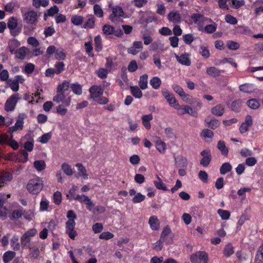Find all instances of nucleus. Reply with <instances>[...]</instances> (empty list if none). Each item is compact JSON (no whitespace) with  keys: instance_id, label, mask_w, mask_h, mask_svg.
Returning <instances> with one entry per match:
<instances>
[{"instance_id":"1","label":"nucleus","mask_w":263,"mask_h":263,"mask_svg":"<svg viewBox=\"0 0 263 263\" xmlns=\"http://www.w3.org/2000/svg\"><path fill=\"white\" fill-rule=\"evenodd\" d=\"M43 187V182L39 177L31 179L27 185L28 192L34 195L38 194L42 190Z\"/></svg>"},{"instance_id":"2","label":"nucleus","mask_w":263,"mask_h":263,"mask_svg":"<svg viewBox=\"0 0 263 263\" xmlns=\"http://www.w3.org/2000/svg\"><path fill=\"white\" fill-rule=\"evenodd\" d=\"M7 26L11 30L10 33L13 36L17 35L21 32V28H17V20L14 17H10L7 22Z\"/></svg>"},{"instance_id":"3","label":"nucleus","mask_w":263,"mask_h":263,"mask_svg":"<svg viewBox=\"0 0 263 263\" xmlns=\"http://www.w3.org/2000/svg\"><path fill=\"white\" fill-rule=\"evenodd\" d=\"M190 259L193 263H200L202 261L204 263H207L208 261V255L204 251H198L193 254L191 256Z\"/></svg>"},{"instance_id":"4","label":"nucleus","mask_w":263,"mask_h":263,"mask_svg":"<svg viewBox=\"0 0 263 263\" xmlns=\"http://www.w3.org/2000/svg\"><path fill=\"white\" fill-rule=\"evenodd\" d=\"M24 22L28 24H34L37 22V15L36 12L29 11L23 14Z\"/></svg>"},{"instance_id":"5","label":"nucleus","mask_w":263,"mask_h":263,"mask_svg":"<svg viewBox=\"0 0 263 263\" xmlns=\"http://www.w3.org/2000/svg\"><path fill=\"white\" fill-rule=\"evenodd\" d=\"M76 222L73 219L68 220L66 222V232L69 237L74 239L77 235V232L74 230Z\"/></svg>"},{"instance_id":"6","label":"nucleus","mask_w":263,"mask_h":263,"mask_svg":"<svg viewBox=\"0 0 263 263\" xmlns=\"http://www.w3.org/2000/svg\"><path fill=\"white\" fill-rule=\"evenodd\" d=\"M19 94L15 93L12 95L6 101L5 105V110L7 111H12L14 109L15 104L19 99Z\"/></svg>"},{"instance_id":"7","label":"nucleus","mask_w":263,"mask_h":263,"mask_svg":"<svg viewBox=\"0 0 263 263\" xmlns=\"http://www.w3.org/2000/svg\"><path fill=\"white\" fill-rule=\"evenodd\" d=\"M53 101L58 103L62 102L65 105L69 106L71 102V99L70 97L66 98L64 92L60 91L57 92V95L53 97Z\"/></svg>"},{"instance_id":"8","label":"nucleus","mask_w":263,"mask_h":263,"mask_svg":"<svg viewBox=\"0 0 263 263\" xmlns=\"http://www.w3.org/2000/svg\"><path fill=\"white\" fill-rule=\"evenodd\" d=\"M162 93L170 105L175 108L177 109L179 105L174 97V95L170 93L166 90H162Z\"/></svg>"},{"instance_id":"9","label":"nucleus","mask_w":263,"mask_h":263,"mask_svg":"<svg viewBox=\"0 0 263 263\" xmlns=\"http://www.w3.org/2000/svg\"><path fill=\"white\" fill-rule=\"evenodd\" d=\"M103 91L104 88L101 86L93 85L89 88L91 98H99L103 94Z\"/></svg>"},{"instance_id":"10","label":"nucleus","mask_w":263,"mask_h":263,"mask_svg":"<svg viewBox=\"0 0 263 263\" xmlns=\"http://www.w3.org/2000/svg\"><path fill=\"white\" fill-rule=\"evenodd\" d=\"M253 124L252 119L251 116L247 115L246 117L245 122L242 123L240 126L239 131L240 133L243 134L249 130L250 127Z\"/></svg>"},{"instance_id":"11","label":"nucleus","mask_w":263,"mask_h":263,"mask_svg":"<svg viewBox=\"0 0 263 263\" xmlns=\"http://www.w3.org/2000/svg\"><path fill=\"white\" fill-rule=\"evenodd\" d=\"M173 88L184 101H187L191 97L190 95L186 94L183 89L177 84H174L173 85Z\"/></svg>"},{"instance_id":"12","label":"nucleus","mask_w":263,"mask_h":263,"mask_svg":"<svg viewBox=\"0 0 263 263\" xmlns=\"http://www.w3.org/2000/svg\"><path fill=\"white\" fill-rule=\"evenodd\" d=\"M124 14V12L121 8V7L117 6L112 9V13L111 14L109 18L112 22H115L116 21V17H121L123 16Z\"/></svg>"},{"instance_id":"13","label":"nucleus","mask_w":263,"mask_h":263,"mask_svg":"<svg viewBox=\"0 0 263 263\" xmlns=\"http://www.w3.org/2000/svg\"><path fill=\"white\" fill-rule=\"evenodd\" d=\"M205 122L207 124L208 126L213 129H216L220 124V122L218 120L214 118H211L210 116L206 118Z\"/></svg>"},{"instance_id":"14","label":"nucleus","mask_w":263,"mask_h":263,"mask_svg":"<svg viewBox=\"0 0 263 263\" xmlns=\"http://www.w3.org/2000/svg\"><path fill=\"white\" fill-rule=\"evenodd\" d=\"M12 179V175L8 172H3L0 173V189L3 186V184L7 181H10Z\"/></svg>"},{"instance_id":"15","label":"nucleus","mask_w":263,"mask_h":263,"mask_svg":"<svg viewBox=\"0 0 263 263\" xmlns=\"http://www.w3.org/2000/svg\"><path fill=\"white\" fill-rule=\"evenodd\" d=\"M171 232V229L168 226H166L163 229L161 234L160 238L165 241V243L167 245H169L172 243L173 241L172 239L170 240H167V236L169 234H170Z\"/></svg>"},{"instance_id":"16","label":"nucleus","mask_w":263,"mask_h":263,"mask_svg":"<svg viewBox=\"0 0 263 263\" xmlns=\"http://www.w3.org/2000/svg\"><path fill=\"white\" fill-rule=\"evenodd\" d=\"M148 223L151 228L153 230H158L159 228V220L157 216H153L150 217L148 220Z\"/></svg>"},{"instance_id":"17","label":"nucleus","mask_w":263,"mask_h":263,"mask_svg":"<svg viewBox=\"0 0 263 263\" xmlns=\"http://www.w3.org/2000/svg\"><path fill=\"white\" fill-rule=\"evenodd\" d=\"M5 202V195L0 193V217H5L7 209L4 206Z\"/></svg>"},{"instance_id":"18","label":"nucleus","mask_w":263,"mask_h":263,"mask_svg":"<svg viewBox=\"0 0 263 263\" xmlns=\"http://www.w3.org/2000/svg\"><path fill=\"white\" fill-rule=\"evenodd\" d=\"M177 61L182 65L190 66L191 64V60L186 54H182L181 56L176 55Z\"/></svg>"},{"instance_id":"19","label":"nucleus","mask_w":263,"mask_h":263,"mask_svg":"<svg viewBox=\"0 0 263 263\" xmlns=\"http://www.w3.org/2000/svg\"><path fill=\"white\" fill-rule=\"evenodd\" d=\"M142 123L144 127L147 129H149L151 128V125L149 121L153 119V117L152 114L149 115H143L142 117Z\"/></svg>"},{"instance_id":"20","label":"nucleus","mask_w":263,"mask_h":263,"mask_svg":"<svg viewBox=\"0 0 263 263\" xmlns=\"http://www.w3.org/2000/svg\"><path fill=\"white\" fill-rule=\"evenodd\" d=\"M177 109H182L183 111H182L181 114H184V113L189 114L194 117H196L197 116V112L196 111L193 110L192 108L189 106L186 105H182L178 107Z\"/></svg>"},{"instance_id":"21","label":"nucleus","mask_w":263,"mask_h":263,"mask_svg":"<svg viewBox=\"0 0 263 263\" xmlns=\"http://www.w3.org/2000/svg\"><path fill=\"white\" fill-rule=\"evenodd\" d=\"M168 19L173 23H179L181 20L180 15L179 13L175 12H171L168 14Z\"/></svg>"},{"instance_id":"22","label":"nucleus","mask_w":263,"mask_h":263,"mask_svg":"<svg viewBox=\"0 0 263 263\" xmlns=\"http://www.w3.org/2000/svg\"><path fill=\"white\" fill-rule=\"evenodd\" d=\"M28 51L27 48L23 46L20 48L16 51H14L16 54V57L21 60H24L25 58L27 52Z\"/></svg>"},{"instance_id":"23","label":"nucleus","mask_w":263,"mask_h":263,"mask_svg":"<svg viewBox=\"0 0 263 263\" xmlns=\"http://www.w3.org/2000/svg\"><path fill=\"white\" fill-rule=\"evenodd\" d=\"M224 108L221 104H218L212 108L211 111L213 115L221 116L224 113Z\"/></svg>"},{"instance_id":"24","label":"nucleus","mask_w":263,"mask_h":263,"mask_svg":"<svg viewBox=\"0 0 263 263\" xmlns=\"http://www.w3.org/2000/svg\"><path fill=\"white\" fill-rule=\"evenodd\" d=\"M20 45V42L15 39H13L9 42L8 48L11 53H14L15 48Z\"/></svg>"},{"instance_id":"25","label":"nucleus","mask_w":263,"mask_h":263,"mask_svg":"<svg viewBox=\"0 0 263 263\" xmlns=\"http://www.w3.org/2000/svg\"><path fill=\"white\" fill-rule=\"evenodd\" d=\"M206 73L208 75L213 77H216L220 76L221 70L215 67H210L206 69Z\"/></svg>"},{"instance_id":"26","label":"nucleus","mask_w":263,"mask_h":263,"mask_svg":"<svg viewBox=\"0 0 263 263\" xmlns=\"http://www.w3.org/2000/svg\"><path fill=\"white\" fill-rule=\"evenodd\" d=\"M217 148L221 152L222 155L224 156H227L228 155V148L226 146L225 143L223 141H219L218 142Z\"/></svg>"},{"instance_id":"27","label":"nucleus","mask_w":263,"mask_h":263,"mask_svg":"<svg viewBox=\"0 0 263 263\" xmlns=\"http://www.w3.org/2000/svg\"><path fill=\"white\" fill-rule=\"evenodd\" d=\"M148 75L144 74L140 77L139 85L141 89L144 90L147 88Z\"/></svg>"},{"instance_id":"28","label":"nucleus","mask_w":263,"mask_h":263,"mask_svg":"<svg viewBox=\"0 0 263 263\" xmlns=\"http://www.w3.org/2000/svg\"><path fill=\"white\" fill-rule=\"evenodd\" d=\"M255 263H263V243L257 251L255 256Z\"/></svg>"},{"instance_id":"29","label":"nucleus","mask_w":263,"mask_h":263,"mask_svg":"<svg viewBox=\"0 0 263 263\" xmlns=\"http://www.w3.org/2000/svg\"><path fill=\"white\" fill-rule=\"evenodd\" d=\"M253 85L250 83H246L239 86V90L245 93H250L253 90Z\"/></svg>"},{"instance_id":"30","label":"nucleus","mask_w":263,"mask_h":263,"mask_svg":"<svg viewBox=\"0 0 263 263\" xmlns=\"http://www.w3.org/2000/svg\"><path fill=\"white\" fill-rule=\"evenodd\" d=\"M157 180L154 181V184L157 189L159 190H162L164 191L168 190L165 184L163 183L162 179L157 175Z\"/></svg>"},{"instance_id":"31","label":"nucleus","mask_w":263,"mask_h":263,"mask_svg":"<svg viewBox=\"0 0 263 263\" xmlns=\"http://www.w3.org/2000/svg\"><path fill=\"white\" fill-rule=\"evenodd\" d=\"M10 245L12 248L15 251H18L20 249V244L18 242V237L17 236H13L10 241Z\"/></svg>"},{"instance_id":"32","label":"nucleus","mask_w":263,"mask_h":263,"mask_svg":"<svg viewBox=\"0 0 263 263\" xmlns=\"http://www.w3.org/2000/svg\"><path fill=\"white\" fill-rule=\"evenodd\" d=\"M130 91L133 96L137 99H140L142 97V92L141 90L137 86H131Z\"/></svg>"},{"instance_id":"33","label":"nucleus","mask_w":263,"mask_h":263,"mask_svg":"<svg viewBox=\"0 0 263 263\" xmlns=\"http://www.w3.org/2000/svg\"><path fill=\"white\" fill-rule=\"evenodd\" d=\"M232 168V166L229 162H225L222 164L220 168V173L221 175H224L230 172Z\"/></svg>"},{"instance_id":"34","label":"nucleus","mask_w":263,"mask_h":263,"mask_svg":"<svg viewBox=\"0 0 263 263\" xmlns=\"http://www.w3.org/2000/svg\"><path fill=\"white\" fill-rule=\"evenodd\" d=\"M31 257L37 259L40 255V251L39 248L35 246H31L28 248Z\"/></svg>"},{"instance_id":"35","label":"nucleus","mask_w":263,"mask_h":263,"mask_svg":"<svg viewBox=\"0 0 263 263\" xmlns=\"http://www.w3.org/2000/svg\"><path fill=\"white\" fill-rule=\"evenodd\" d=\"M33 166L39 171H42L46 168V163L44 160H36L33 163Z\"/></svg>"},{"instance_id":"36","label":"nucleus","mask_w":263,"mask_h":263,"mask_svg":"<svg viewBox=\"0 0 263 263\" xmlns=\"http://www.w3.org/2000/svg\"><path fill=\"white\" fill-rule=\"evenodd\" d=\"M176 165L178 168H184L187 166V160L185 158L180 157L175 159Z\"/></svg>"},{"instance_id":"37","label":"nucleus","mask_w":263,"mask_h":263,"mask_svg":"<svg viewBox=\"0 0 263 263\" xmlns=\"http://www.w3.org/2000/svg\"><path fill=\"white\" fill-rule=\"evenodd\" d=\"M149 83L153 88L157 89L161 85V80L159 77H154L150 80Z\"/></svg>"},{"instance_id":"38","label":"nucleus","mask_w":263,"mask_h":263,"mask_svg":"<svg viewBox=\"0 0 263 263\" xmlns=\"http://www.w3.org/2000/svg\"><path fill=\"white\" fill-rule=\"evenodd\" d=\"M59 8L57 6H54L47 10V13H44V20H46V17L52 16L59 12Z\"/></svg>"},{"instance_id":"39","label":"nucleus","mask_w":263,"mask_h":263,"mask_svg":"<svg viewBox=\"0 0 263 263\" xmlns=\"http://www.w3.org/2000/svg\"><path fill=\"white\" fill-rule=\"evenodd\" d=\"M15 253L13 251H7L3 255V261L5 263L10 261L15 256Z\"/></svg>"},{"instance_id":"40","label":"nucleus","mask_w":263,"mask_h":263,"mask_svg":"<svg viewBox=\"0 0 263 263\" xmlns=\"http://www.w3.org/2000/svg\"><path fill=\"white\" fill-rule=\"evenodd\" d=\"M95 50L100 52L102 49V39L100 35H98L95 37Z\"/></svg>"},{"instance_id":"41","label":"nucleus","mask_w":263,"mask_h":263,"mask_svg":"<svg viewBox=\"0 0 263 263\" xmlns=\"http://www.w3.org/2000/svg\"><path fill=\"white\" fill-rule=\"evenodd\" d=\"M48 4L49 0H32V5L37 8L41 6L46 7Z\"/></svg>"},{"instance_id":"42","label":"nucleus","mask_w":263,"mask_h":263,"mask_svg":"<svg viewBox=\"0 0 263 263\" xmlns=\"http://www.w3.org/2000/svg\"><path fill=\"white\" fill-rule=\"evenodd\" d=\"M31 238L25 236L24 235L22 236L21 239V245L23 249H28L31 245H29Z\"/></svg>"},{"instance_id":"43","label":"nucleus","mask_w":263,"mask_h":263,"mask_svg":"<svg viewBox=\"0 0 263 263\" xmlns=\"http://www.w3.org/2000/svg\"><path fill=\"white\" fill-rule=\"evenodd\" d=\"M84 18L83 16L79 15H75L72 16L71 18V23L76 25L79 26L83 23Z\"/></svg>"},{"instance_id":"44","label":"nucleus","mask_w":263,"mask_h":263,"mask_svg":"<svg viewBox=\"0 0 263 263\" xmlns=\"http://www.w3.org/2000/svg\"><path fill=\"white\" fill-rule=\"evenodd\" d=\"M247 105L253 109H256L259 107L260 104L255 99L249 100L247 102Z\"/></svg>"},{"instance_id":"45","label":"nucleus","mask_w":263,"mask_h":263,"mask_svg":"<svg viewBox=\"0 0 263 263\" xmlns=\"http://www.w3.org/2000/svg\"><path fill=\"white\" fill-rule=\"evenodd\" d=\"M69 88V83L67 81H64L58 85L57 92H59L62 91L64 92L65 91L67 90Z\"/></svg>"},{"instance_id":"46","label":"nucleus","mask_w":263,"mask_h":263,"mask_svg":"<svg viewBox=\"0 0 263 263\" xmlns=\"http://www.w3.org/2000/svg\"><path fill=\"white\" fill-rule=\"evenodd\" d=\"M242 100L238 99L234 101L231 104V109L235 112H238L240 110Z\"/></svg>"},{"instance_id":"47","label":"nucleus","mask_w":263,"mask_h":263,"mask_svg":"<svg viewBox=\"0 0 263 263\" xmlns=\"http://www.w3.org/2000/svg\"><path fill=\"white\" fill-rule=\"evenodd\" d=\"M223 253L226 257H230L234 253V248L233 246L230 243L227 245L224 248Z\"/></svg>"},{"instance_id":"48","label":"nucleus","mask_w":263,"mask_h":263,"mask_svg":"<svg viewBox=\"0 0 263 263\" xmlns=\"http://www.w3.org/2000/svg\"><path fill=\"white\" fill-rule=\"evenodd\" d=\"M61 168L64 173L68 176H71L73 173L71 166L67 163H63L61 166Z\"/></svg>"},{"instance_id":"49","label":"nucleus","mask_w":263,"mask_h":263,"mask_svg":"<svg viewBox=\"0 0 263 263\" xmlns=\"http://www.w3.org/2000/svg\"><path fill=\"white\" fill-rule=\"evenodd\" d=\"M7 84L9 86L11 89L14 91H18L19 89V84L14 80H9L7 81Z\"/></svg>"},{"instance_id":"50","label":"nucleus","mask_w":263,"mask_h":263,"mask_svg":"<svg viewBox=\"0 0 263 263\" xmlns=\"http://www.w3.org/2000/svg\"><path fill=\"white\" fill-rule=\"evenodd\" d=\"M217 213L222 220H228L230 218V213L228 211L219 209Z\"/></svg>"},{"instance_id":"51","label":"nucleus","mask_w":263,"mask_h":263,"mask_svg":"<svg viewBox=\"0 0 263 263\" xmlns=\"http://www.w3.org/2000/svg\"><path fill=\"white\" fill-rule=\"evenodd\" d=\"M76 166L78 167L80 175L82 176L84 179H87L88 175L86 173V170L83 165L81 163H78L76 164Z\"/></svg>"},{"instance_id":"52","label":"nucleus","mask_w":263,"mask_h":263,"mask_svg":"<svg viewBox=\"0 0 263 263\" xmlns=\"http://www.w3.org/2000/svg\"><path fill=\"white\" fill-rule=\"evenodd\" d=\"M71 88L75 94L78 95H80L82 94V86L78 83L72 84L71 86Z\"/></svg>"},{"instance_id":"53","label":"nucleus","mask_w":263,"mask_h":263,"mask_svg":"<svg viewBox=\"0 0 263 263\" xmlns=\"http://www.w3.org/2000/svg\"><path fill=\"white\" fill-rule=\"evenodd\" d=\"M95 20L93 17H89L84 24L83 28H93L95 27Z\"/></svg>"},{"instance_id":"54","label":"nucleus","mask_w":263,"mask_h":263,"mask_svg":"<svg viewBox=\"0 0 263 263\" xmlns=\"http://www.w3.org/2000/svg\"><path fill=\"white\" fill-rule=\"evenodd\" d=\"M65 65L62 62H57L54 65L56 74L61 73L64 70Z\"/></svg>"},{"instance_id":"55","label":"nucleus","mask_w":263,"mask_h":263,"mask_svg":"<svg viewBox=\"0 0 263 263\" xmlns=\"http://www.w3.org/2000/svg\"><path fill=\"white\" fill-rule=\"evenodd\" d=\"M66 58V54L62 49H58L55 53V58L58 60H64Z\"/></svg>"},{"instance_id":"56","label":"nucleus","mask_w":263,"mask_h":263,"mask_svg":"<svg viewBox=\"0 0 263 263\" xmlns=\"http://www.w3.org/2000/svg\"><path fill=\"white\" fill-rule=\"evenodd\" d=\"M232 2L231 7L234 9H238L245 4L244 1L231 0Z\"/></svg>"},{"instance_id":"57","label":"nucleus","mask_w":263,"mask_h":263,"mask_svg":"<svg viewBox=\"0 0 263 263\" xmlns=\"http://www.w3.org/2000/svg\"><path fill=\"white\" fill-rule=\"evenodd\" d=\"M66 106L63 103L59 105L57 107V112L61 116L65 115L67 112V109L66 108Z\"/></svg>"},{"instance_id":"58","label":"nucleus","mask_w":263,"mask_h":263,"mask_svg":"<svg viewBox=\"0 0 263 263\" xmlns=\"http://www.w3.org/2000/svg\"><path fill=\"white\" fill-rule=\"evenodd\" d=\"M93 11L95 15L99 17H102L103 16V11L100 6L98 4H95L93 6Z\"/></svg>"},{"instance_id":"59","label":"nucleus","mask_w":263,"mask_h":263,"mask_svg":"<svg viewBox=\"0 0 263 263\" xmlns=\"http://www.w3.org/2000/svg\"><path fill=\"white\" fill-rule=\"evenodd\" d=\"M103 32L105 34L110 35L114 33V28L109 25H105L103 27Z\"/></svg>"},{"instance_id":"60","label":"nucleus","mask_w":263,"mask_h":263,"mask_svg":"<svg viewBox=\"0 0 263 263\" xmlns=\"http://www.w3.org/2000/svg\"><path fill=\"white\" fill-rule=\"evenodd\" d=\"M145 198V196L144 195L141 194L140 193H138L135 195L132 201L134 203H137L143 201L144 200Z\"/></svg>"},{"instance_id":"61","label":"nucleus","mask_w":263,"mask_h":263,"mask_svg":"<svg viewBox=\"0 0 263 263\" xmlns=\"http://www.w3.org/2000/svg\"><path fill=\"white\" fill-rule=\"evenodd\" d=\"M217 25L216 23L208 25L204 27V31L208 33H212L216 30Z\"/></svg>"},{"instance_id":"62","label":"nucleus","mask_w":263,"mask_h":263,"mask_svg":"<svg viewBox=\"0 0 263 263\" xmlns=\"http://www.w3.org/2000/svg\"><path fill=\"white\" fill-rule=\"evenodd\" d=\"M211 159V155H209V156H204L200 160V163L201 165L206 167L209 164Z\"/></svg>"},{"instance_id":"63","label":"nucleus","mask_w":263,"mask_h":263,"mask_svg":"<svg viewBox=\"0 0 263 263\" xmlns=\"http://www.w3.org/2000/svg\"><path fill=\"white\" fill-rule=\"evenodd\" d=\"M157 149L161 153H164L166 149L165 143L161 141H157L156 142Z\"/></svg>"},{"instance_id":"64","label":"nucleus","mask_w":263,"mask_h":263,"mask_svg":"<svg viewBox=\"0 0 263 263\" xmlns=\"http://www.w3.org/2000/svg\"><path fill=\"white\" fill-rule=\"evenodd\" d=\"M225 21L227 23L232 25H236L237 23L236 18L230 14H227L225 16Z\"/></svg>"}]
</instances>
